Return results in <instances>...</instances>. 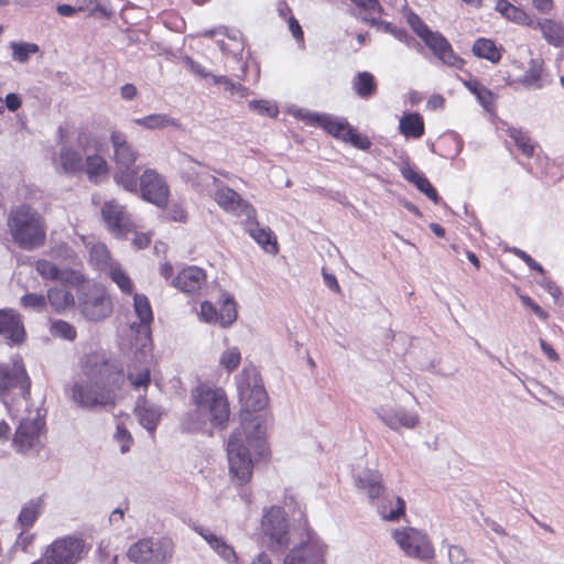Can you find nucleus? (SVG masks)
<instances>
[{"mask_svg": "<svg viewBox=\"0 0 564 564\" xmlns=\"http://www.w3.org/2000/svg\"><path fill=\"white\" fill-rule=\"evenodd\" d=\"M236 380L239 401L247 414L242 415L241 426L229 436L227 457L232 480L242 486L250 481L257 457H263L268 452L263 420L250 414L265 408L268 394L254 367L243 368Z\"/></svg>", "mask_w": 564, "mask_h": 564, "instance_id": "obj_1", "label": "nucleus"}, {"mask_svg": "<svg viewBox=\"0 0 564 564\" xmlns=\"http://www.w3.org/2000/svg\"><path fill=\"white\" fill-rule=\"evenodd\" d=\"M124 383L122 368L109 361L104 355L89 354L85 357L82 371L68 388V395L76 406L95 410L115 405V391Z\"/></svg>", "mask_w": 564, "mask_h": 564, "instance_id": "obj_2", "label": "nucleus"}, {"mask_svg": "<svg viewBox=\"0 0 564 564\" xmlns=\"http://www.w3.org/2000/svg\"><path fill=\"white\" fill-rule=\"evenodd\" d=\"M194 405L184 420V426L189 432L204 431L207 425L214 429H225L229 421L230 408L227 395L221 388L199 384L191 392Z\"/></svg>", "mask_w": 564, "mask_h": 564, "instance_id": "obj_3", "label": "nucleus"}, {"mask_svg": "<svg viewBox=\"0 0 564 564\" xmlns=\"http://www.w3.org/2000/svg\"><path fill=\"white\" fill-rule=\"evenodd\" d=\"M9 227L14 241L24 249H33L44 242L45 229L37 212L20 206L12 212Z\"/></svg>", "mask_w": 564, "mask_h": 564, "instance_id": "obj_4", "label": "nucleus"}, {"mask_svg": "<svg viewBox=\"0 0 564 564\" xmlns=\"http://www.w3.org/2000/svg\"><path fill=\"white\" fill-rule=\"evenodd\" d=\"M391 538L410 558L426 562L435 556L430 536L423 530L413 527H400L391 531Z\"/></svg>", "mask_w": 564, "mask_h": 564, "instance_id": "obj_5", "label": "nucleus"}, {"mask_svg": "<svg viewBox=\"0 0 564 564\" xmlns=\"http://www.w3.org/2000/svg\"><path fill=\"white\" fill-rule=\"evenodd\" d=\"M77 301L80 313L88 321L98 322L112 312L106 290L97 283L87 284V288L79 290Z\"/></svg>", "mask_w": 564, "mask_h": 564, "instance_id": "obj_6", "label": "nucleus"}, {"mask_svg": "<svg viewBox=\"0 0 564 564\" xmlns=\"http://www.w3.org/2000/svg\"><path fill=\"white\" fill-rule=\"evenodd\" d=\"M173 546L166 539H142L130 546L128 557L139 564H163L172 557Z\"/></svg>", "mask_w": 564, "mask_h": 564, "instance_id": "obj_7", "label": "nucleus"}, {"mask_svg": "<svg viewBox=\"0 0 564 564\" xmlns=\"http://www.w3.org/2000/svg\"><path fill=\"white\" fill-rule=\"evenodd\" d=\"M44 427V420L39 410L32 411L23 417L13 436L12 445L20 453L36 449L40 446V437Z\"/></svg>", "mask_w": 564, "mask_h": 564, "instance_id": "obj_8", "label": "nucleus"}, {"mask_svg": "<svg viewBox=\"0 0 564 564\" xmlns=\"http://www.w3.org/2000/svg\"><path fill=\"white\" fill-rule=\"evenodd\" d=\"M35 269L44 280L58 281L65 289L74 288L78 292L83 288H87V279L82 270L66 265L59 267L57 263L46 259L37 260Z\"/></svg>", "mask_w": 564, "mask_h": 564, "instance_id": "obj_9", "label": "nucleus"}, {"mask_svg": "<svg viewBox=\"0 0 564 564\" xmlns=\"http://www.w3.org/2000/svg\"><path fill=\"white\" fill-rule=\"evenodd\" d=\"M85 542L75 536H65L50 544L44 554L45 564H75L84 553Z\"/></svg>", "mask_w": 564, "mask_h": 564, "instance_id": "obj_10", "label": "nucleus"}, {"mask_svg": "<svg viewBox=\"0 0 564 564\" xmlns=\"http://www.w3.org/2000/svg\"><path fill=\"white\" fill-rule=\"evenodd\" d=\"M212 181L214 185L213 198L221 209L238 217L250 218L256 216V209L252 205L236 191L226 186L215 176L212 177Z\"/></svg>", "mask_w": 564, "mask_h": 564, "instance_id": "obj_11", "label": "nucleus"}, {"mask_svg": "<svg viewBox=\"0 0 564 564\" xmlns=\"http://www.w3.org/2000/svg\"><path fill=\"white\" fill-rule=\"evenodd\" d=\"M10 393L23 399L30 394V378L20 360L14 361L11 367H0V395Z\"/></svg>", "mask_w": 564, "mask_h": 564, "instance_id": "obj_12", "label": "nucleus"}, {"mask_svg": "<svg viewBox=\"0 0 564 564\" xmlns=\"http://www.w3.org/2000/svg\"><path fill=\"white\" fill-rule=\"evenodd\" d=\"M261 528L273 547L282 550L288 546V522L281 507L273 506L264 511Z\"/></svg>", "mask_w": 564, "mask_h": 564, "instance_id": "obj_13", "label": "nucleus"}, {"mask_svg": "<svg viewBox=\"0 0 564 564\" xmlns=\"http://www.w3.org/2000/svg\"><path fill=\"white\" fill-rule=\"evenodd\" d=\"M140 196L158 207H164L169 200V186L165 178L153 169H147L140 175Z\"/></svg>", "mask_w": 564, "mask_h": 564, "instance_id": "obj_14", "label": "nucleus"}, {"mask_svg": "<svg viewBox=\"0 0 564 564\" xmlns=\"http://www.w3.org/2000/svg\"><path fill=\"white\" fill-rule=\"evenodd\" d=\"M101 217L108 230L117 237H122L133 229V223L124 206L115 199L104 203Z\"/></svg>", "mask_w": 564, "mask_h": 564, "instance_id": "obj_15", "label": "nucleus"}, {"mask_svg": "<svg viewBox=\"0 0 564 564\" xmlns=\"http://www.w3.org/2000/svg\"><path fill=\"white\" fill-rule=\"evenodd\" d=\"M523 169L536 178L546 184H556L564 177L562 164L555 160H551L544 154L538 153L533 163L519 162Z\"/></svg>", "mask_w": 564, "mask_h": 564, "instance_id": "obj_16", "label": "nucleus"}, {"mask_svg": "<svg viewBox=\"0 0 564 564\" xmlns=\"http://www.w3.org/2000/svg\"><path fill=\"white\" fill-rule=\"evenodd\" d=\"M325 545L315 539L294 546L284 557L282 564H324Z\"/></svg>", "mask_w": 564, "mask_h": 564, "instance_id": "obj_17", "label": "nucleus"}, {"mask_svg": "<svg viewBox=\"0 0 564 564\" xmlns=\"http://www.w3.org/2000/svg\"><path fill=\"white\" fill-rule=\"evenodd\" d=\"M424 44L442 64L455 69L464 68L465 61L454 52L449 41L441 32L435 31L424 41Z\"/></svg>", "mask_w": 564, "mask_h": 564, "instance_id": "obj_18", "label": "nucleus"}, {"mask_svg": "<svg viewBox=\"0 0 564 564\" xmlns=\"http://www.w3.org/2000/svg\"><path fill=\"white\" fill-rule=\"evenodd\" d=\"M302 119L310 124L323 127L329 134L347 143H352V129L347 122H341L330 116L315 112H306L302 116Z\"/></svg>", "mask_w": 564, "mask_h": 564, "instance_id": "obj_19", "label": "nucleus"}, {"mask_svg": "<svg viewBox=\"0 0 564 564\" xmlns=\"http://www.w3.org/2000/svg\"><path fill=\"white\" fill-rule=\"evenodd\" d=\"M378 415L380 420L393 431H399L401 427L414 429L420 417L416 412H410L402 406L397 408H382Z\"/></svg>", "mask_w": 564, "mask_h": 564, "instance_id": "obj_20", "label": "nucleus"}, {"mask_svg": "<svg viewBox=\"0 0 564 564\" xmlns=\"http://www.w3.org/2000/svg\"><path fill=\"white\" fill-rule=\"evenodd\" d=\"M205 284L206 273L196 265L184 268L172 280V285L186 294H196Z\"/></svg>", "mask_w": 564, "mask_h": 564, "instance_id": "obj_21", "label": "nucleus"}, {"mask_svg": "<svg viewBox=\"0 0 564 564\" xmlns=\"http://www.w3.org/2000/svg\"><path fill=\"white\" fill-rule=\"evenodd\" d=\"M0 335L17 345L24 341V326L19 313L14 310H0Z\"/></svg>", "mask_w": 564, "mask_h": 564, "instance_id": "obj_22", "label": "nucleus"}, {"mask_svg": "<svg viewBox=\"0 0 564 564\" xmlns=\"http://www.w3.org/2000/svg\"><path fill=\"white\" fill-rule=\"evenodd\" d=\"M110 142L113 149L115 165L135 164L139 153L134 147L128 142L123 132L118 130L111 131Z\"/></svg>", "mask_w": 564, "mask_h": 564, "instance_id": "obj_23", "label": "nucleus"}, {"mask_svg": "<svg viewBox=\"0 0 564 564\" xmlns=\"http://www.w3.org/2000/svg\"><path fill=\"white\" fill-rule=\"evenodd\" d=\"M195 531L207 542L210 549L228 564H237L238 556L232 547L223 536L203 527L195 528Z\"/></svg>", "mask_w": 564, "mask_h": 564, "instance_id": "obj_24", "label": "nucleus"}, {"mask_svg": "<svg viewBox=\"0 0 564 564\" xmlns=\"http://www.w3.org/2000/svg\"><path fill=\"white\" fill-rule=\"evenodd\" d=\"M53 164L58 173L76 174L84 170V161L80 153L70 148L62 147L53 156Z\"/></svg>", "mask_w": 564, "mask_h": 564, "instance_id": "obj_25", "label": "nucleus"}, {"mask_svg": "<svg viewBox=\"0 0 564 564\" xmlns=\"http://www.w3.org/2000/svg\"><path fill=\"white\" fill-rule=\"evenodd\" d=\"M357 487L364 491L371 501L380 499L384 494L386 487L383 485L382 474L377 469L364 470L357 479H355Z\"/></svg>", "mask_w": 564, "mask_h": 564, "instance_id": "obj_26", "label": "nucleus"}, {"mask_svg": "<svg viewBox=\"0 0 564 564\" xmlns=\"http://www.w3.org/2000/svg\"><path fill=\"white\" fill-rule=\"evenodd\" d=\"M377 502V511L383 521L398 522L405 517L406 502L400 496H384Z\"/></svg>", "mask_w": 564, "mask_h": 564, "instance_id": "obj_27", "label": "nucleus"}, {"mask_svg": "<svg viewBox=\"0 0 564 564\" xmlns=\"http://www.w3.org/2000/svg\"><path fill=\"white\" fill-rule=\"evenodd\" d=\"M248 234L269 253H276L278 247L272 231L268 227H260L254 217L246 218Z\"/></svg>", "mask_w": 564, "mask_h": 564, "instance_id": "obj_28", "label": "nucleus"}, {"mask_svg": "<svg viewBox=\"0 0 564 564\" xmlns=\"http://www.w3.org/2000/svg\"><path fill=\"white\" fill-rule=\"evenodd\" d=\"M399 131L406 139H421L425 133L423 117L416 112H404L399 120Z\"/></svg>", "mask_w": 564, "mask_h": 564, "instance_id": "obj_29", "label": "nucleus"}, {"mask_svg": "<svg viewBox=\"0 0 564 564\" xmlns=\"http://www.w3.org/2000/svg\"><path fill=\"white\" fill-rule=\"evenodd\" d=\"M83 171H85L90 182L99 184L107 180L109 174V166L102 155L98 153H86Z\"/></svg>", "mask_w": 564, "mask_h": 564, "instance_id": "obj_30", "label": "nucleus"}, {"mask_svg": "<svg viewBox=\"0 0 564 564\" xmlns=\"http://www.w3.org/2000/svg\"><path fill=\"white\" fill-rule=\"evenodd\" d=\"M46 304L58 314L65 313L76 304L75 296L63 286H52L46 293Z\"/></svg>", "mask_w": 564, "mask_h": 564, "instance_id": "obj_31", "label": "nucleus"}, {"mask_svg": "<svg viewBox=\"0 0 564 564\" xmlns=\"http://www.w3.org/2000/svg\"><path fill=\"white\" fill-rule=\"evenodd\" d=\"M113 181L124 191L138 193L139 167L135 164L115 165Z\"/></svg>", "mask_w": 564, "mask_h": 564, "instance_id": "obj_32", "label": "nucleus"}, {"mask_svg": "<svg viewBox=\"0 0 564 564\" xmlns=\"http://www.w3.org/2000/svg\"><path fill=\"white\" fill-rule=\"evenodd\" d=\"M539 30L542 32L543 39L547 44L554 47L564 45V26L561 22L552 19H541L538 21Z\"/></svg>", "mask_w": 564, "mask_h": 564, "instance_id": "obj_33", "label": "nucleus"}, {"mask_svg": "<svg viewBox=\"0 0 564 564\" xmlns=\"http://www.w3.org/2000/svg\"><path fill=\"white\" fill-rule=\"evenodd\" d=\"M544 63L541 58H531L529 66L520 78V83L528 89H541L544 87Z\"/></svg>", "mask_w": 564, "mask_h": 564, "instance_id": "obj_34", "label": "nucleus"}, {"mask_svg": "<svg viewBox=\"0 0 564 564\" xmlns=\"http://www.w3.org/2000/svg\"><path fill=\"white\" fill-rule=\"evenodd\" d=\"M133 123L147 130H163L166 128L180 129L181 123L177 119L170 117L166 113H152L143 118H137Z\"/></svg>", "mask_w": 564, "mask_h": 564, "instance_id": "obj_35", "label": "nucleus"}, {"mask_svg": "<svg viewBox=\"0 0 564 564\" xmlns=\"http://www.w3.org/2000/svg\"><path fill=\"white\" fill-rule=\"evenodd\" d=\"M135 413L140 424L149 432H153L160 421L161 410L148 403L144 399L140 400L135 406Z\"/></svg>", "mask_w": 564, "mask_h": 564, "instance_id": "obj_36", "label": "nucleus"}, {"mask_svg": "<svg viewBox=\"0 0 564 564\" xmlns=\"http://www.w3.org/2000/svg\"><path fill=\"white\" fill-rule=\"evenodd\" d=\"M378 91V83L370 72H359L355 76V94L365 100L371 99Z\"/></svg>", "mask_w": 564, "mask_h": 564, "instance_id": "obj_37", "label": "nucleus"}, {"mask_svg": "<svg viewBox=\"0 0 564 564\" xmlns=\"http://www.w3.org/2000/svg\"><path fill=\"white\" fill-rule=\"evenodd\" d=\"M89 248V258L93 265L98 270L108 272L116 263L111 261L107 247L101 242L87 241Z\"/></svg>", "mask_w": 564, "mask_h": 564, "instance_id": "obj_38", "label": "nucleus"}, {"mask_svg": "<svg viewBox=\"0 0 564 564\" xmlns=\"http://www.w3.org/2000/svg\"><path fill=\"white\" fill-rule=\"evenodd\" d=\"M471 52L475 56L491 63H498L501 59V48L490 39H477L473 44Z\"/></svg>", "mask_w": 564, "mask_h": 564, "instance_id": "obj_39", "label": "nucleus"}, {"mask_svg": "<svg viewBox=\"0 0 564 564\" xmlns=\"http://www.w3.org/2000/svg\"><path fill=\"white\" fill-rule=\"evenodd\" d=\"M379 0H355V18L362 22H373L382 14Z\"/></svg>", "mask_w": 564, "mask_h": 564, "instance_id": "obj_40", "label": "nucleus"}, {"mask_svg": "<svg viewBox=\"0 0 564 564\" xmlns=\"http://www.w3.org/2000/svg\"><path fill=\"white\" fill-rule=\"evenodd\" d=\"M133 306L134 313L137 317L140 319L141 329L138 332H143L145 336L149 335V324L153 319L152 308L150 302L147 296L134 294L133 296Z\"/></svg>", "mask_w": 564, "mask_h": 564, "instance_id": "obj_41", "label": "nucleus"}, {"mask_svg": "<svg viewBox=\"0 0 564 564\" xmlns=\"http://www.w3.org/2000/svg\"><path fill=\"white\" fill-rule=\"evenodd\" d=\"M508 137L517 147V149L527 158H535V144L529 134L518 128H509Z\"/></svg>", "mask_w": 564, "mask_h": 564, "instance_id": "obj_42", "label": "nucleus"}, {"mask_svg": "<svg viewBox=\"0 0 564 564\" xmlns=\"http://www.w3.org/2000/svg\"><path fill=\"white\" fill-rule=\"evenodd\" d=\"M465 86L468 90L475 95L477 101L486 109L490 110L494 104V95L492 93L485 87L478 79L471 78L465 82Z\"/></svg>", "mask_w": 564, "mask_h": 564, "instance_id": "obj_43", "label": "nucleus"}, {"mask_svg": "<svg viewBox=\"0 0 564 564\" xmlns=\"http://www.w3.org/2000/svg\"><path fill=\"white\" fill-rule=\"evenodd\" d=\"M399 171L404 180L413 184L419 191H423V186L429 182V178L413 166L409 160L399 163Z\"/></svg>", "mask_w": 564, "mask_h": 564, "instance_id": "obj_44", "label": "nucleus"}, {"mask_svg": "<svg viewBox=\"0 0 564 564\" xmlns=\"http://www.w3.org/2000/svg\"><path fill=\"white\" fill-rule=\"evenodd\" d=\"M42 512V500L32 499L22 508L18 522L21 527L29 528L33 525L40 513Z\"/></svg>", "mask_w": 564, "mask_h": 564, "instance_id": "obj_45", "label": "nucleus"}, {"mask_svg": "<svg viewBox=\"0 0 564 564\" xmlns=\"http://www.w3.org/2000/svg\"><path fill=\"white\" fill-rule=\"evenodd\" d=\"M50 256L53 260L68 265H75L78 259L75 251L65 243L54 246L50 251Z\"/></svg>", "mask_w": 564, "mask_h": 564, "instance_id": "obj_46", "label": "nucleus"}, {"mask_svg": "<svg viewBox=\"0 0 564 564\" xmlns=\"http://www.w3.org/2000/svg\"><path fill=\"white\" fill-rule=\"evenodd\" d=\"M406 23L412 31L424 42L435 31H432L422 18L413 11H409L405 15Z\"/></svg>", "mask_w": 564, "mask_h": 564, "instance_id": "obj_47", "label": "nucleus"}, {"mask_svg": "<svg viewBox=\"0 0 564 564\" xmlns=\"http://www.w3.org/2000/svg\"><path fill=\"white\" fill-rule=\"evenodd\" d=\"M218 313V324L221 327L230 326L237 318V310L234 300L229 296L225 297Z\"/></svg>", "mask_w": 564, "mask_h": 564, "instance_id": "obj_48", "label": "nucleus"}, {"mask_svg": "<svg viewBox=\"0 0 564 564\" xmlns=\"http://www.w3.org/2000/svg\"><path fill=\"white\" fill-rule=\"evenodd\" d=\"M50 330L53 337L62 338L69 341L74 340L77 335L75 327L63 319L53 321Z\"/></svg>", "mask_w": 564, "mask_h": 564, "instance_id": "obj_49", "label": "nucleus"}, {"mask_svg": "<svg viewBox=\"0 0 564 564\" xmlns=\"http://www.w3.org/2000/svg\"><path fill=\"white\" fill-rule=\"evenodd\" d=\"M241 361V354L237 347L227 348L219 358V364L228 372H232L238 368Z\"/></svg>", "mask_w": 564, "mask_h": 564, "instance_id": "obj_50", "label": "nucleus"}, {"mask_svg": "<svg viewBox=\"0 0 564 564\" xmlns=\"http://www.w3.org/2000/svg\"><path fill=\"white\" fill-rule=\"evenodd\" d=\"M107 273L122 292L129 294L132 293L133 284L130 278L124 273V271H122V269L118 264L111 267Z\"/></svg>", "mask_w": 564, "mask_h": 564, "instance_id": "obj_51", "label": "nucleus"}, {"mask_svg": "<svg viewBox=\"0 0 564 564\" xmlns=\"http://www.w3.org/2000/svg\"><path fill=\"white\" fill-rule=\"evenodd\" d=\"M12 57L20 63L28 62L30 54L39 51V46L32 43H12Z\"/></svg>", "mask_w": 564, "mask_h": 564, "instance_id": "obj_52", "label": "nucleus"}, {"mask_svg": "<svg viewBox=\"0 0 564 564\" xmlns=\"http://www.w3.org/2000/svg\"><path fill=\"white\" fill-rule=\"evenodd\" d=\"M21 305L36 312H43L46 308V296L42 294L28 293L21 297Z\"/></svg>", "mask_w": 564, "mask_h": 564, "instance_id": "obj_53", "label": "nucleus"}, {"mask_svg": "<svg viewBox=\"0 0 564 564\" xmlns=\"http://www.w3.org/2000/svg\"><path fill=\"white\" fill-rule=\"evenodd\" d=\"M212 80L216 85H223L226 90H228L231 95H238L240 97H245L247 94V88H245L239 83L232 82L230 78L226 76H212Z\"/></svg>", "mask_w": 564, "mask_h": 564, "instance_id": "obj_54", "label": "nucleus"}, {"mask_svg": "<svg viewBox=\"0 0 564 564\" xmlns=\"http://www.w3.org/2000/svg\"><path fill=\"white\" fill-rule=\"evenodd\" d=\"M128 380L130 381L131 386L137 389L145 388L151 381L150 370L144 367L133 371L130 370L128 373Z\"/></svg>", "mask_w": 564, "mask_h": 564, "instance_id": "obj_55", "label": "nucleus"}, {"mask_svg": "<svg viewBox=\"0 0 564 564\" xmlns=\"http://www.w3.org/2000/svg\"><path fill=\"white\" fill-rule=\"evenodd\" d=\"M113 438L119 445L120 452L122 454H126L130 451L133 440L129 431L122 424L117 425Z\"/></svg>", "mask_w": 564, "mask_h": 564, "instance_id": "obj_56", "label": "nucleus"}, {"mask_svg": "<svg viewBox=\"0 0 564 564\" xmlns=\"http://www.w3.org/2000/svg\"><path fill=\"white\" fill-rule=\"evenodd\" d=\"M249 107L257 111L259 115L267 116L270 118H274L279 113L278 107L267 100H252L249 102Z\"/></svg>", "mask_w": 564, "mask_h": 564, "instance_id": "obj_57", "label": "nucleus"}, {"mask_svg": "<svg viewBox=\"0 0 564 564\" xmlns=\"http://www.w3.org/2000/svg\"><path fill=\"white\" fill-rule=\"evenodd\" d=\"M511 252L517 258L522 260L530 268V270H533V271L538 272L539 274L544 275L545 269L538 261H535L528 252H525L524 250L519 249L517 247H513L511 249Z\"/></svg>", "mask_w": 564, "mask_h": 564, "instance_id": "obj_58", "label": "nucleus"}, {"mask_svg": "<svg viewBox=\"0 0 564 564\" xmlns=\"http://www.w3.org/2000/svg\"><path fill=\"white\" fill-rule=\"evenodd\" d=\"M536 283L543 288L555 302L558 301L562 291L560 286L550 276L546 275V272L544 275H541V279L536 280Z\"/></svg>", "mask_w": 564, "mask_h": 564, "instance_id": "obj_59", "label": "nucleus"}, {"mask_svg": "<svg viewBox=\"0 0 564 564\" xmlns=\"http://www.w3.org/2000/svg\"><path fill=\"white\" fill-rule=\"evenodd\" d=\"M355 149L368 151L372 155H379L381 150L378 147L372 148V143L368 137L355 130Z\"/></svg>", "mask_w": 564, "mask_h": 564, "instance_id": "obj_60", "label": "nucleus"}, {"mask_svg": "<svg viewBox=\"0 0 564 564\" xmlns=\"http://www.w3.org/2000/svg\"><path fill=\"white\" fill-rule=\"evenodd\" d=\"M519 299L521 300L522 304L530 308L541 321H546L550 317L549 313L538 303H535L529 295L519 294Z\"/></svg>", "mask_w": 564, "mask_h": 564, "instance_id": "obj_61", "label": "nucleus"}, {"mask_svg": "<svg viewBox=\"0 0 564 564\" xmlns=\"http://www.w3.org/2000/svg\"><path fill=\"white\" fill-rule=\"evenodd\" d=\"M200 318L206 323L218 324V310L210 302H203L200 305Z\"/></svg>", "mask_w": 564, "mask_h": 564, "instance_id": "obj_62", "label": "nucleus"}, {"mask_svg": "<svg viewBox=\"0 0 564 564\" xmlns=\"http://www.w3.org/2000/svg\"><path fill=\"white\" fill-rule=\"evenodd\" d=\"M448 560L452 564H466L467 555L465 550L459 545H447Z\"/></svg>", "mask_w": 564, "mask_h": 564, "instance_id": "obj_63", "label": "nucleus"}, {"mask_svg": "<svg viewBox=\"0 0 564 564\" xmlns=\"http://www.w3.org/2000/svg\"><path fill=\"white\" fill-rule=\"evenodd\" d=\"M228 39L232 42V47L226 44L223 40L217 41L221 52L236 54L242 50V44L239 42L236 35H228Z\"/></svg>", "mask_w": 564, "mask_h": 564, "instance_id": "obj_64", "label": "nucleus"}]
</instances>
